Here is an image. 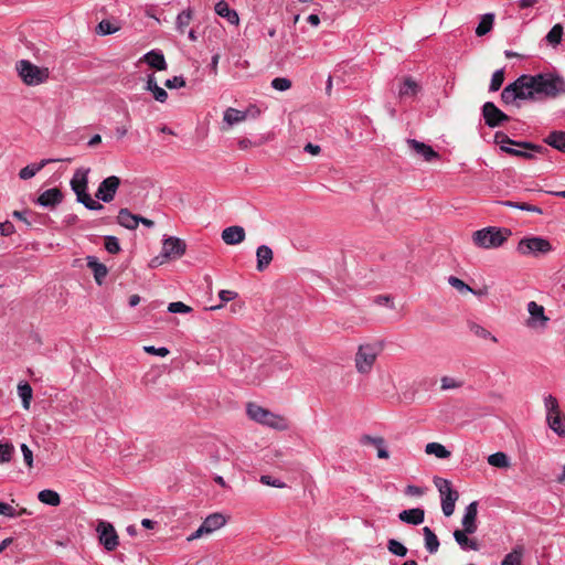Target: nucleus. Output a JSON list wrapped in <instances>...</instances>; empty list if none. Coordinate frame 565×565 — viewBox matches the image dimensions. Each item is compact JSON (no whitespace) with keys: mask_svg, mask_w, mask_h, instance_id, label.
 <instances>
[{"mask_svg":"<svg viewBox=\"0 0 565 565\" xmlns=\"http://www.w3.org/2000/svg\"><path fill=\"white\" fill-rule=\"evenodd\" d=\"M146 89L151 92L153 98L160 103H164L168 99V93L160 86H158L154 75H149L146 83Z\"/></svg>","mask_w":565,"mask_h":565,"instance_id":"obj_29","label":"nucleus"},{"mask_svg":"<svg viewBox=\"0 0 565 565\" xmlns=\"http://www.w3.org/2000/svg\"><path fill=\"white\" fill-rule=\"evenodd\" d=\"M423 535L425 541V548L427 550L428 553L435 554L440 545L437 535L428 526L423 527Z\"/></svg>","mask_w":565,"mask_h":565,"instance_id":"obj_31","label":"nucleus"},{"mask_svg":"<svg viewBox=\"0 0 565 565\" xmlns=\"http://www.w3.org/2000/svg\"><path fill=\"white\" fill-rule=\"evenodd\" d=\"M519 254L539 256L548 254L552 245L548 239L540 236L523 237L516 247Z\"/></svg>","mask_w":565,"mask_h":565,"instance_id":"obj_8","label":"nucleus"},{"mask_svg":"<svg viewBox=\"0 0 565 565\" xmlns=\"http://www.w3.org/2000/svg\"><path fill=\"white\" fill-rule=\"evenodd\" d=\"M425 452L427 455H434L439 459H446L450 457V451L446 449V447L439 443H429L425 447Z\"/></svg>","mask_w":565,"mask_h":565,"instance_id":"obj_39","label":"nucleus"},{"mask_svg":"<svg viewBox=\"0 0 565 565\" xmlns=\"http://www.w3.org/2000/svg\"><path fill=\"white\" fill-rule=\"evenodd\" d=\"M398 519L404 523L412 524V525H418L424 522L425 511L420 508L403 510L398 514Z\"/></svg>","mask_w":565,"mask_h":565,"instance_id":"obj_21","label":"nucleus"},{"mask_svg":"<svg viewBox=\"0 0 565 565\" xmlns=\"http://www.w3.org/2000/svg\"><path fill=\"white\" fill-rule=\"evenodd\" d=\"M448 284L457 289L459 292H475V290L469 287L463 280L456 276L448 277Z\"/></svg>","mask_w":565,"mask_h":565,"instance_id":"obj_49","label":"nucleus"},{"mask_svg":"<svg viewBox=\"0 0 565 565\" xmlns=\"http://www.w3.org/2000/svg\"><path fill=\"white\" fill-rule=\"evenodd\" d=\"M425 493L424 489L414 484H408L405 488V494L411 497H422Z\"/></svg>","mask_w":565,"mask_h":565,"instance_id":"obj_63","label":"nucleus"},{"mask_svg":"<svg viewBox=\"0 0 565 565\" xmlns=\"http://www.w3.org/2000/svg\"><path fill=\"white\" fill-rule=\"evenodd\" d=\"M544 407L546 417L561 413L558 401L551 394L544 396Z\"/></svg>","mask_w":565,"mask_h":565,"instance_id":"obj_46","label":"nucleus"},{"mask_svg":"<svg viewBox=\"0 0 565 565\" xmlns=\"http://www.w3.org/2000/svg\"><path fill=\"white\" fill-rule=\"evenodd\" d=\"M14 225L11 222L6 221L0 223V234L2 236H10L14 233Z\"/></svg>","mask_w":565,"mask_h":565,"instance_id":"obj_62","label":"nucleus"},{"mask_svg":"<svg viewBox=\"0 0 565 565\" xmlns=\"http://www.w3.org/2000/svg\"><path fill=\"white\" fill-rule=\"evenodd\" d=\"M259 481L265 486H269V487H274V488H285L286 487L285 482H282L280 479L273 478L267 475L262 476Z\"/></svg>","mask_w":565,"mask_h":565,"instance_id":"obj_57","label":"nucleus"},{"mask_svg":"<svg viewBox=\"0 0 565 565\" xmlns=\"http://www.w3.org/2000/svg\"><path fill=\"white\" fill-rule=\"evenodd\" d=\"M21 451H22V455H23L24 462L26 463L28 467L31 468L33 466V452H32V450L25 444H22L21 445Z\"/></svg>","mask_w":565,"mask_h":565,"instance_id":"obj_61","label":"nucleus"},{"mask_svg":"<svg viewBox=\"0 0 565 565\" xmlns=\"http://www.w3.org/2000/svg\"><path fill=\"white\" fill-rule=\"evenodd\" d=\"M164 85L170 89L181 88L185 86V79L182 76H173L172 78H168Z\"/></svg>","mask_w":565,"mask_h":565,"instance_id":"obj_58","label":"nucleus"},{"mask_svg":"<svg viewBox=\"0 0 565 565\" xmlns=\"http://www.w3.org/2000/svg\"><path fill=\"white\" fill-rule=\"evenodd\" d=\"M225 523L226 519L222 513H212L207 515L202 522V524L199 526V529L188 537V541H194L204 535H209L224 526Z\"/></svg>","mask_w":565,"mask_h":565,"instance_id":"obj_9","label":"nucleus"},{"mask_svg":"<svg viewBox=\"0 0 565 565\" xmlns=\"http://www.w3.org/2000/svg\"><path fill=\"white\" fill-rule=\"evenodd\" d=\"M38 499L40 502L51 507H57L61 503L60 494L56 491L50 489L40 491Z\"/></svg>","mask_w":565,"mask_h":565,"instance_id":"obj_37","label":"nucleus"},{"mask_svg":"<svg viewBox=\"0 0 565 565\" xmlns=\"http://www.w3.org/2000/svg\"><path fill=\"white\" fill-rule=\"evenodd\" d=\"M193 17V12L191 9L183 10L180 12L175 20V28L179 33L183 34L189 26Z\"/></svg>","mask_w":565,"mask_h":565,"instance_id":"obj_40","label":"nucleus"},{"mask_svg":"<svg viewBox=\"0 0 565 565\" xmlns=\"http://www.w3.org/2000/svg\"><path fill=\"white\" fill-rule=\"evenodd\" d=\"M420 90L419 84L411 77H406L399 87V98H412L415 97Z\"/></svg>","mask_w":565,"mask_h":565,"instance_id":"obj_28","label":"nucleus"},{"mask_svg":"<svg viewBox=\"0 0 565 565\" xmlns=\"http://www.w3.org/2000/svg\"><path fill=\"white\" fill-rule=\"evenodd\" d=\"M477 515H478V502L473 501L469 503L461 519V525L465 532H476L478 529L477 525Z\"/></svg>","mask_w":565,"mask_h":565,"instance_id":"obj_16","label":"nucleus"},{"mask_svg":"<svg viewBox=\"0 0 565 565\" xmlns=\"http://www.w3.org/2000/svg\"><path fill=\"white\" fill-rule=\"evenodd\" d=\"M63 200V193L57 188H52L43 193L40 194V196L36 199V204L47 207V209H54Z\"/></svg>","mask_w":565,"mask_h":565,"instance_id":"obj_17","label":"nucleus"},{"mask_svg":"<svg viewBox=\"0 0 565 565\" xmlns=\"http://www.w3.org/2000/svg\"><path fill=\"white\" fill-rule=\"evenodd\" d=\"M469 329L476 337H478L480 339H486V340L489 339L492 342L498 341V339L493 334H491L490 331H488L486 328H483L482 326H480L476 322L469 323Z\"/></svg>","mask_w":565,"mask_h":565,"instance_id":"obj_44","label":"nucleus"},{"mask_svg":"<svg viewBox=\"0 0 565 565\" xmlns=\"http://www.w3.org/2000/svg\"><path fill=\"white\" fill-rule=\"evenodd\" d=\"M143 351L149 354H154V355H158L161 358H164L169 354V350L164 347L156 348L153 345H146V347H143Z\"/></svg>","mask_w":565,"mask_h":565,"instance_id":"obj_59","label":"nucleus"},{"mask_svg":"<svg viewBox=\"0 0 565 565\" xmlns=\"http://www.w3.org/2000/svg\"><path fill=\"white\" fill-rule=\"evenodd\" d=\"M510 234L511 232L507 228L489 226L476 231L472 235V241L480 248H498L503 245Z\"/></svg>","mask_w":565,"mask_h":565,"instance_id":"obj_4","label":"nucleus"},{"mask_svg":"<svg viewBox=\"0 0 565 565\" xmlns=\"http://www.w3.org/2000/svg\"><path fill=\"white\" fill-rule=\"evenodd\" d=\"M120 30V24L116 20H102L97 28L96 32L99 35H110Z\"/></svg>","mask_w":565,"mask_h":565,"instance_id":"obj_35","label":"nucleus"},{"mask_svg":"<svg viewBox=\"0 0 565 565\" xmlns=\"http://www.w3.org/2000/svg\"><path fill=\"white\" fill-rule=\"evenodd\" d=\"M142 60L152 68L158 71L167 70L168 65L161 51L151 50L142 56Z\"/></svg>","mask_w":565,"mask_h":565,"instance_id":"obj_22","label":"nucleus"},{"mask_svg":"<svg viewBox=\"0 0 565 565\" xmlns=\"http://www.w3.org/2000/svg\"><path fill=\"white\" fill-rule=\"evenodd\" d=\"M96 531L98 533L99 542L105 550L111 552L117 548L119 541L115 527L106 521H99Z\"/></svg>","mask_w":565,"mask_h":565,"instance_id":"obj_12","label":"nucleus"},{"mask_svg":"<svg viewBox=\"0 0 565 565\" xmlns=\"http://www.w3.org/2000/svg\"><path fill=\"white\" fill-rule=\"evenodd\" d=\"M245 230L239 225H233L222 231L221 237L227 245H237L245 239Z\"/></svg>","mask_w":565,"mask_h":565,"instance_id":"obj_19","label":"nucleus"},{"mask_svg":"<svg viewBox=\"0 0 565 565\" xmlns=\"http://www.w3.org/2000/svg\"><path fill=\"white\" fill-rule=\"evenodd\" d=\"M502 151H504L507 153H510L512 156L522 157V158H525V159H532L533 158V154L531 152L518 150V149H514V148H511V147H508V146H502Z\"/></svg>","mask_w":565,"mask_h":565,"instance_id":"obj_60","label":"nucleus"},{"mask_svg":"<svg viewBox=\"0 0 565 565\" xmlns=\"http://www.w3.org/2000/svg\"><path fill=\"white\" fill-rule=\"evenodd\" d=\"M458 492L452 491L441 499V510L446 516H450L454 514L455 504L456 501L458 500Z\"/></svg>","mask_w":565,"mask_h":565,"instance_id":"obj_38","label":"nucleus"},{"mask_svg":"<svg viewBox=\"0 0 565 565\" xmlns=\"http://www.w3.org/2000/svg\"><path fill=\"white\" fill-rule=\"evenodd\" d=\"M563 94H565V81L562 76L556 73H540L518 77L503 88L501 99L504 104H513L518 99H554Z\"/></svg>","mask_w":565,"mask_h":565,"instance_id":"obj_1","label":"nucleus"},{"mask_svg":"<svg viewBox=\"0 0 565 565\" xmlns=\"http://www.w3.org/2000/svg\"><path fill=\"white\" fill-rule=\"evenodd\" d=\"M236 296H237V294L235 291H232V290H221L218 292V297H220L222 303L217 305V306H213L210 309L211 310L221 309L225 302H228V301L233 300Z\"/></svg>","mask_w":565,"mask_h":565,"instance_id":"obj_56","label":"nucleus"},{"mask_svg":"<svg viewBox=\"0 0 565 565\" xmlns=\"http://www.w3.org/2000/svg\"><path fill=\"white\" fill-rule=\"evenodd\" d=\"M387 548L388 551L396 555V556H401V557H404L406 554H407V548L405 545H403L401 542L394 540V539H391L388 540L387 542Z\"/></svg>","mask_w":565,"mask_h":565,"instance_id":"obj_48","label":"nucleus"},{"mask_svg":"<svg viewBox=\"0 0 565 565\" xmlns=\"http://www.w3.org/2000/svg\"><path fill=\"white\" fill-rule=\"evenodd\" d=\"M247 416L264 426L277 429V430H286L288 429V420L278 414H274L270 411L255 404L248 403L246 406Z\"/></svg>","mask_w":565,"mask_h":565,"instance_id":"obj_3","label":"nucleus"},{"mask_svg":"<svg viewBox=\"0 0 565 565\" xmlns=\"http://www.w3.org/2000/svg\"><path fill=\"white\" fill-rule=\"evenodd\" d=\"M407 145L415 154L422 157L425 161H431L439 158V154L430 146L424 142L415 139H407Z\"/></svg>","mask_w":565,"mask_h":565,"instance_id":"obj_18","label":"nucleus"},{"mask_svg":"<svg viewBox=\"0 0 565 565\" xmlns=\"http://www.w3.org/2000/svg\"><path fill=\"white\" fill-rule=\"evenodd\" d=\"M13 446L11 444H0V462H9L12 458Z\"/></svg>","mask_w":565,"mask_h":565,"instance_id":"obj_53","label":"nucleus"},{"mask_svg":"<svg viewBox=\"0 0 565 565\" xmlns=\"http://www.w3.org/2000/svg\"><path fill=\"white\" fill-rule=\"evenodd\" d=\"M548 427L558 436L565 437V416L561 413L546 417Z\"/></svg>","mask_w":565,"mask_h":565,"instance_id":"obj_30","label":"nucleus"},{"mask_svg":"<svg viewBox=\"0 0 565 565\" xmlns=\"http://www.w3.org/2000/svg\"><path fill=\"white\" fill-rule=\"evenodd\" d=\"M186 245L178 237L163 241L161 254L151 260V266L162 265L167 259H177L184 255Z\"/></svg>","mask_w":565,"mask_h":565,"instance_id":"obj_7","label":"nucleus"},{"mask_svg":"<svg viewBox=\"0 0 565 565\" xmlns=\"http://www.w3.org/2000/svg\"><path fill=\"white\" fill-rule=\"evenodd\" d=\"M362 441L364 444H372L377 449V457L381 459H387L390 457L388 450L385 447V441L382 437L364 436Z\"/></svg>","mask_w":565,"mask_h":565,"instance_id":"obj_33","label":"nucleus"},{"mask_svg":"<svg viewBox=\"0 0 565 565\" xmlns=\"http://www.w3.org/2000/svg\"><path fill=\"white\" fill-rule=\"evenodd\" d=\"M545 142L550 145L551 147L565 152V131H553L551 132L546 139Z\"/></svg>","mask_w":565,"mask_h":565,"instance_id":"obj_36","label":"nucleus"},{"mask_svg":"<svg viewBox=\"0 0 565 565\" xmlns=\"http://www.w3.org/2000/svg\"><path fill=\"white\" fill-rule=\"evenodd\" d=\"M215 12L217 15L226 19L233 25H237L239 22L237 12L232 10L225 0H220L215 4Z\"/></svg>","mask_w":565,"mask_h":565,"instance_id":"obj_25","label":"nucleus"},{"mask_svg":"<svg viewBox=\"0 0 565 565\" xmlns=\"http://www.w3.org/2000/svg\"><path fill=\"white\" fill-rule=\"evenodd\" d=\"M62 161L61 159H43L39 163L28 164L22 168L19 172V177L22 180H29L33 178L40 170L51 162Z\"/></svg>","mask_w":565,"mask_h":565,"instance_id":"obj_24","label":"nucleus"},{"mask_svg":"<svg viewBox=\"0 0 565 565\" xmlns=\"http://www.w3.org/2000/svg\"><path fill=\"white\" fill-rule=\"evenodd\" d=\"M90 172L89 168H78L75 170L72 179H71V188L76 194V200L78 203H82L86 209L90 211H100L104 209V205L99 203L97 200H94L88 193V174Z\"/></svg>","mask_w":565,"mask_h":565,"instance_id":"obj_2","label":"nucleus"},{"mask_svg":"<svg viewBox=\"0 0 565 565\" xmlns=\"http://www.w3.org/2000/svg\"><path fill=\"white\" fill-rule=\"evenodd\" d=\"M434 483H435L436 488L438 489L441 499L444 497H446L447 494H449L450 492L455 491L451 487V482L447 479L435 478Z\"/></svg>","mask_w":565,"mask_h":565,"instance_id":"obj_47","label":"nucleus"},{"mask_svg":"<svg viewBox=\"0 0 565 565\" xmlns=\"http://www.w3.org/2000/svg\"><path fill=\"white\" fill-rule=\"evenodd\" d=\"M380 353L381 347L376 343L360 344L354 355L356 372L361 375L370 374Z\"/></svg>","mask_w":565,"mask_h":565,"instance_id":"obj_5","label":"nucleus"},{"mask_svg":"<svg viewBox=\"0 0 565 565\" xmlns=\"http://www.w3.org/2000/svg\"><path fill=\"white\" fill-rule=\"evenodd\" d=\"M523 554V546L516 545L503 557L501 565H522Z\"/></svg>","mask_w":565,"mask_h":565,"instance_id":"obj_32","label":"nucleus"},{"mask_svg":"<svg viewBox=\"0 0 565 565\" xmlns=\"http://www.w3.org/2000/svg\"><path fill=\"white\" fill-rule=\"evenodd\" d=\"M86 260L88 268L93 270L95 281L98 285H102L108 274L107 267L104 264L99 263L97 258L94 256H88Z\"/></svg>","mask_w":565,"mask_h":565,"instance_id":"obj_26","label":"nucleus"},{"mask_svg":"<svg viewBox=\"0 0 565 565\" xmlns=\"http://www.w3.org/2000/svg\"><path fill=\"white\" fill-rule=\"evenodd\" d=\"M494 141H495L497 145L500 146L501 149H502V146H508L509 147V145H514V146H518V147H521V148H524V149L535 150L537 152H540L543 149L541 146H535V145L530 143V142L514 141V140L510 139L503 132H497L495 136H494Z\"/></svg>","mask_w":565,"mask_h":565,"instance_id":"obj_23","label":"nucleus"},{"mask_svg":"<svg viewBox=\"0 0 565 565\" xmlns=\"http://www.w3.org/2000/svg\"><path fill=\"white\" fill-rule=\"evenodd\" d=\"M0 514L4 516H15V510L12 505L0 501Z\"/></svg>","mask_w":565,"mask_h":565,"instance_id":"obj_64","label":"nucleus"},{"mask_svg":"<svg viewBox=\"0 0 565 565\" xmlns=\"http://www.w3.org/2000/svg\"><path fill=\"white\" fill-rule=\"evenodd\" d=\"M440 383H441V390H444V391L459 388L462 386L461 381H458V380H456L454 377H449V376H443L440 379Z\"/></svg>","mask_w":565,"mask_h":565,"instance_id":"obj_54","label":"nucleus"},{"mask_svg":"<svg viewBox=\"0 0 565 565\" xmlns=\"http://www.w3.org/2000/svg\"><path fill=\"white\" fill-rule=\"evenodd\" d=\"M482 115H483L486 125L491 128L499 127L502 122H504L509 119L508 115H505L502 110H500L491 102H487L483 105Z\"/></svg>","mask_w":565,"mask_h":565,"instance_id":"obj_14","label":"nucleus"},{"mask_svg":"<svg viewBox=\"0 0 565 565\" xmlns=\"http://www.w3.org/2000/svg\"><path fill=\"white\" fill-rule=\"evenodd\" d=\"M563 26L562 24H555L546 34L545 40L552 46H557L563 38Z\"/></svg>","mask_w":565,"mask_h":565,"instance_id":"obj_42","label":"nucleus"},{"mask_svg":"<svg viewBox=\"0 0 565 565\" xmlns=\"http://www.w3.org/2000/svg\"><path fill=\"white\" fill-rule=\"evenodd\" d=\"M168 311L171 313H189L192 311V308L182 301H175L169 303Z\"/></svg>","mask_w":565,"mask_h":565,"instance_id":"obj_52","label":"nucleus"},{"mask_svg":"<svg viewBox=\"0 0 565 565\" xmlns=\"http://www.w3.org/2000/svg\"><path fill=\"white\" fill-rule=\"evenodd\" d=\"M475 532H465L463 530H455L452 535L456 543L462 551H479L480 543L476 537H470Z\"/></svg>","mask_w":565,"mask_h":565,"instance_id":"obj_15","label":"nucleus"},{"mask_svg":"<svg viewBox=\"0 0 565 565\" xmlns=\"http://www.w3.org/2000/svg\"><path fill=\"white\" fill-rule=\"evenodd\" d=\"M492 25H493V14H491V13L484 14L476 29V34L478 36H482L484 34H487L492 29Z\"/></svg>","mask_w":565,"mask_h":565,"instance_id":"obj_45","label":"nucleus"},{"mask_svg":"<svg viewBox=\"0 0 565 565\" xmlns=\"http://www.w3.org/2000/svg\"><path fill=\"white\" fill-rule=\"evenodd\" d=\"M105 249L109 254H118L120 252V244L116 236H105Z\"/></svg>","mask_w":565,"mask_h":565,"instance_id":"obj_51","label":"nucleus"},{"mask_svg":"<svg viewBox=\"0 0 565 565\" xmlns=\"http://www.w3.org/2000/svg\"><path fill=\"white\" fill-rule=\"evenodd\" d=\"M488 463L497 468H508L510 466L508 456L501 451L490 455L488 457Z\"/></svg>","mask_w":565,"mask_h":565,"instance_id":"obj_43","label":"nucleus"},{"mask_svg":"<svg viewBox=\"0 0 565 565\" xmlns=\"http://www.w3.org/2000/svg\"><path fill=\"white\" fill-rule=\"evenodd\" d=\"M117 222L119 225L128 228L135 230L139 225L138 215L132 214L128 209H120L117 216Z\"/></svg>","mask_w":565,"mask_h":565,"instance_id":"obj_27","label":"nucleus"},{"mask_svg":"<svg viewBox=\"0 0 565 565\" xmlns=\"http://www.w3.org/2000/svg\"><path fill=\"white\" fill-rule=\"evenodd\" d=\"M271 87L276 90L285 92L291 87V82L286 77H276L271 81Z\"/></svg>","mask_w":565,"mask_h":565,"instance_id":"obj_55","label":"nucleus"},{"mask_svg":"<svg viewBox=\"0 0 565 565\" xmlns=\"http://www.w3.org/2000/svg\"><path fill=\"white\" fill-rule=\"evenodd\" d=\"M504 81V72L503 70H497L491 77L489 90L497 92L500 89Z\"/></svg>","mask_w":565,"mask_h":565,"instance_id":"obj_50","label":"nucleus"},{"mask_svg":"<svg viewBox=\"0 0 565 565\" xmlns=\"http://www.w3.org/2000/svg\"><path fill=\"white\" fill-rule=\"evenodd\" d=\"M362 441L364 444H372L377 449V457L381 459H387L390 457L388 450L385 447V441L382 437L364 436Z\"/></svg>","mask_w":565,"mask_h":565,"instance_id":"obj_34","label":"nucleus"},{"mask_svg":"<svg viewBox=\"0 0 565 565\" xmlns=\"http://www.w3.org/2000/svg\"><path fill=\"white\" fill-rule=\"evenodd\" d=\"M259 114V109L255 106H252L246 110H239L233 107H228L224 111L223 121L228 127H232L234 125L245 121L248 117L256 118Z\"/></svg>","mask_w":565,"mask_h":565,"instance_id":"obj_13","label":"nucleus"},{"mask_svg":"<svg viewBox=\"0 0 565 565\" xmlns=\"http://www.w3.org/2000/svg\"><path fill=\"white\" fill-rule=\"evenodd\" d=\"M526 308L529 312L526 327L531 329H545L550 318L545 315L544 307L536 301H530Z\"/></svg>","mask_w":565,"mask_h":565,"instance_id":"obj_11","label":"nucleus"},{"mask_svg":"<svg viewBox=\"0 0 565 565\" xmlns=\"http://www.w3.org/2000/svg\"><path fill=\"white\" fill-rule=\"evenodd\" d=\"M18 394L20 398L22 399V405L24 409L30 408L31 399H32V387L29 383L23 382L18 385Z\"/></svg>","mask_w":565,"mask_h":565,"instance_id":"obj_41","label":"nucleus"},{"mask_svg":"<svg viewBox=\"0 0 565 565\" xmlns=\"http://www.w3.org/2000/svg\"><path fill=\"white\" fill-rule=\"evenodd\" d=\"M120 178L110 175L105 178L98 185L95 198L105 203H109L115 199V195L120 186Z\"/></svg>","mask_w":565,"mask_h":565,"instance_id":"obj_10","label":"nucleus"},{"mask_svg":"<svg viewBox=\"0 0 565 565\" xmlns=\"http://www.w3.org/2000/svg\"><path fill=\"white\" fill-rule=\"evenodd\" d=\"M274 257L273 249L267 245H260L256 249V268L258 271H264L271 263Z\"/></svg>","mask_w":565,"mask_h":565,"instance_id":"obj_20","label":"nucleus"},{"mask_svg":"<svg viewBox=\"0 0 565 565\" xmlns=\"http://www.w3.org/2000/svg\"><path fill=\"white\" fill-rule=\"evenodd\" d=\"M15 68L23 83L29 86L43 84L50 76L49 68L40 67L28 60L19 61Z\"/></svg>","mask_w":565,"mask_h":565,"instance_id":"obj_6","label":"nucleus"}]
</instances>
